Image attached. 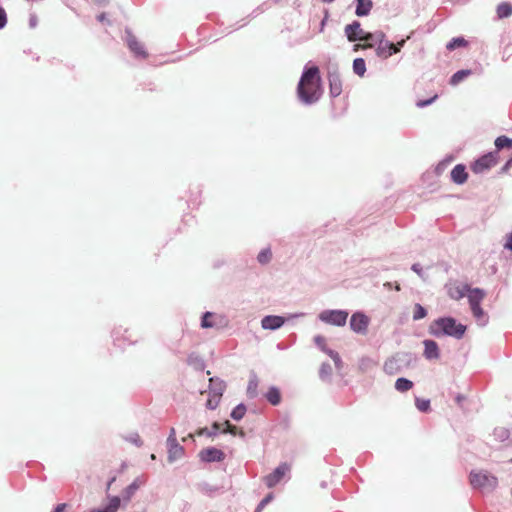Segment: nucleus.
<instances>
[{
	"label": "nucleus",
	"mask_w": 512,
	"mask_h": 512,
	"mask_svg": "<svg viewBox=\"0 0 512 512\" xmlns=\"http://www.w3.org/2000/svg\"><path fill=\"white\" fill-rule=\"evenodd\" d=\"M373 3L371 0H357L355 14L357 16H366L372 9Z\"/></svg>",
	"instance_id": "21"
},
{
	"label": "nucleus",
	"mask_w": 512,
	"mask_h": 512,
	"mask_svg": "<svg viewBox=\"0 0 512 512\" xmlns=\"http://www.w3.org/2000/svg\"><path fill=\"white\" fill-rule=\"evenodd\" d=\"M495 146L497 151L504 148H512V139L504 135L499 136L495 140Z\"/></svg>",
	"instance_id": "26"
},
{
	"label": "nucleus",
	"mask_w": 512,
	"mask_h": 512,
	"mask_svg": "<svg viewBox=\"0 0 512 512\" xmlns=\"http://www.w3.org/2000/svg\"><path fill=\"white\" fill-rule=\"evenodd\" d=\"M496 11L499 19L510 17L512 15V5L508 2H503L497 6Z\"/></svg>",
	"instance_id": "23"
},
{
	"label": "nucleus",
	"mask_w": 512,
	"mask_h": 512,
	"mask_svg": "<svg viewBox=\"0 0 512 512\" xmlns=\"http://www.w3.org/2000/svg\"><path fill=\"white\" fill-rule=\"evenodd\" d=\"M383 369L389 375L399 373L402 369L400 358L397 355L390 357L385 361Z\"/></svg>",
	"instance_id": "12"
},
{
	"label": "nucleus",
	"mask_w": 512,
	"mask_h": 512,
	"mask_svg": "<svg viewBox=\"0 0 512 512\" xmlns=\"http://www.w3.org/2000/svg\"><path fill=\"white\" fill-rule=\"evenodd\" d=\"M257 388H258V379L256 377H253L250 379L247 387V393L248 395L253 398L257 395Z\"/></svg>",
	"instance_id": "33"
},
{
	"label": "nucleus",
	"mask_w": 512,
	"mask_h": 512,
	"mask_svg": "<svg viewBox=\"0 0 512 512\" xmlns=\"http://www.w3.org/2000/svg\"><path fill=\"white\" fill-rule=\"evenodd\" d=\"M398 52L399 49H394L393 43L387 41L384 43H379L378 47L376 48V54L381 58H388L391 55L396 54Z\"/></svg>",
	"instance_id": "17"
},
{
	"label": "nucleus",
	"mask_w": 512,
	"mask_h": 512,
	"mask_svg": "<svg viewBox=\"0 0 512 512\" xmlns=\"http://www.w3.org/2000/svg\"><path fill=\"white\" fill-rule=\"evenodd\" d=\"M214 434H215V433L209 432L207 428H201V429H199V430L196 432V435H197V436H202V435L212 436V435H214Z\"/></svg>",
	"instance_id": "46"
},
{
	"label": "nucleus",
	"mask_w": 512,
	"mask_h": 512,
	"mask_svg": "<svg viewBox=\"0 0 512 512\" xmlns=\"http://www.w3.org/2000/svg\"><path fill=\"white\" fill-rule=\"evenodd\" d=\"M224 425L226 428L223 430V433H230L232 435H236L238 433V428L232 425L229 421H225Z\"/></svg>",
	"instance_id": "39"
},
{
	"label": "nucleus",
	"mask_w": 512,
	"mask_h": 512,
	"mask_svg": "<svg viewBox=\"0 0 512 512\" xmlns=\"http://www.w3.org/2000/svg\"><path fill=\"white\" fill-rule=\"evenodd\" d=\"M284 323V319L280 316H266L262 319V327L264 329L275 330L280 328Z\"/></svg>",
	"instance_id": "16"
},
{
	"label": "nucleus",
	"mask_w": 512,
	"mask_h": 512,
	"mask_svg": "<svg viewBox=\"0 0 512 512\" xmlns=\"http://www.w3.org/2000/svg\"><path fill=\"white\" fill-rule=\"evenodd\" d=\"M97 20L99 22H104L106 20V14L105 13H101L97 16Z\"/></svg>",
	"instance_id": "51"
},
{
	"label": "nucleus",
	"mask_w": 512,
	"mask_h": 512,
	"mask_svg": "<svg viewBox=\"0 0 512 512\" xmlns=\"http://www.w3.org/2000/svg\"><path fill=\"white\" fill-rule=\"evenodd\" d=\"M219 428H220L219 423L215 422V423L213 424V429L216 431V430H218Z\"/></svg>",
	"instance_id": "54"
},
{
	"label": "nucleus",
	"mask_w": 512,
	"mask_h": 512,
	"mask_svg": "<svg viewBox=\"0 0 512 512\" xmlns=\"http://www.w3.org/2000/svg\"><path fill=\"white\" fill-rule=\"evenodd\" d=\"M506 249L512 250V232L507 236V241L504 245Z\"/></svg>",
	"instance_id": "47"
},
{
	"label": "nucleus",
	"mask_w": 512,
	"mask_h": 512,
	"mask_svg": "<svg viewBox=\"0 0 512 512\" xmlns=\"http://www.w3.org/2000/svg\"><path fill=\"white\" fill-rule=\"evenodd\" d=\"M363 46H366V49H368V48H372V47H373V44H372V43H370V42H364V43H363Z\"/></svg>",
	"instance_id": "52"
},
{
	"label": "nucleus",
	"mask_w": 512,
	"mask_h": 512,
	"mask_svg": "<svg viewBox=\"0 0 512 512\" xmlns=\"http://www.w3.org/2000/svg\"><path fill=\"white\" fill-rule=\"evenodd\" d=\"M469 478L474 488L495 489L498 484L497 478L487 472H471Z\"/></svg>",
	"instance_id": "3"
},
{
	"label": "nucleus",
	"mask_w": 512,
	"mask_h": 512,
	"mask_svg": "<svg viewBox=\"0 0 512 512\" xmlns=\"http://www.w3.org/2000/svg\"><path fill=\"white\" fill-rule=\"evenodd\" d=\"M468 174L466 168L462 164L456 165L451 171V179L456 184H463L466 182Z\"/></svg>",
	"instance_id": "14"
},
{
	"label": "nucleus",
	"mask_w": 512,
	"mask_h": 512,
	"mask_svg": "<svg viewBox=\"0 0 512 512\" xmlns=\"http://www.w3.org/2000/svg\"><path fill=\"white\" fill-rule=\"evenodd\" d=\"M321 93L319 69L312 66L302 74L298 83L297 94L302 102L311 104L319 100Z\"/></svg>",
	"instance_id": "1"
},
{
	"label": "nucleus",
	"mask_w": 512,
	"mask_h": 512,
	"mask_svg": "<svg viewBox=\"0 0 512 512\" xmlns=\"http://www.w3.org/2000/svg\"><path fill=\"white\" fill-rule=\"evenodd\" d=\"M437 329L442 330L445 334L461 338L465 333L466 327L461 324H456L453 318H440L434 322Z\"/></svg>",
	"instance_id": "2"
},
{
	"label": "nucleus",
	"mask_w": 512,
	"mask_h": 512,
	"mask_svg": "<svg viewBox=\"0 0 512 512\" xmlns=\"http://www.w3.org/2000/svg\"><path fill=\"white\" fill-rule=\"evenodd\" d=\"M499 160V152H489L483 156H481L479 159L474 161L470 168L475 174H481L485 171L491 169L493 166H495L498 163Z\"/></svg>",
	"instance_id": "4"
},
{
	"label": "nucleus",
	"mask_w": 512,
	"mask_h": 512,
	"mask_svg": "<svg viewBox=\"0 0 512 512\" xmlns=\"http://www.w3.org/2000/svg\"><path fill=\"white\" fill-rule=\"evenodd\" d=\"M364 32L358 21H354L345 27V34L350 42L360 41Z\"/></svg>",
	"instance_id": "11"
},
{
	"label": "nucleus",
	"mask_w": 512,
	"mask_h": 512,
	"mask_svg": "<svg viewBox=\"0 0 512 512\" xmlns=\"http://www.w3.org/2000/svg\"><path fill=\"white\" fill-rule=\"evenodd\" d=\"M272 258V252L270 249H264L262 250L259 254H258V261L261 263V264H267Z\"/></svg>",
	"instance_id": "34"
},
{
	"label": "nucleus",
	"mask_w": 512,
	"mask_h": 512,
	"mask_svg": "<svg viewBox=\"0 0 512 512\" xmlns=\"http://www.w3.org/2000/svg\"><path fill=\"white\" fill-rule=\"evenodd\" d=\"M66 506H67V505H66L65 503H63V504H59V505L55 508L54 512H65Z\"/></svg>",
	"instance_id": "48"
},
{
	"label": "nucleus",
	"mask_w": 512,
	"mask_h": 512,
	"mask_svg": "<svg viewBox=\"0 0 512 512\" xmlns=\"http://www.w3.org/2000/svg\"><path fill=\"white\" fill-rule=\"evenodd\" d=\"M437 95L435 94L433 97H431L430 99L428 100H420L417 102V106L418 107H424V106H427L429 104H431L435 99H437Z\"/></svg>",
	"instance_id": "42"
},
{
	"label": "nucleus",
	"mask_w": 512,
	"mask_h": 512,
	"mask_svg": "<svg viewBox=\"0 0 512 512\" xmlns=\"http://www.w3.org/2000/svg\"><path fill=\"white\" fill-rule=\"evenodd\" d=\"M468 45V41L465 40L463 37H457L453 38L447 45L446 48L450 51L460 48V47H466Z\"/></svg>",
	"instance_id": "27"
},
{
	"label": "nucleus",
	"mask_w": 512,
	"mask_h": 512,
	"mask_svg": "<svg viewBox=\"0 0 512 512\" xmlns=\"http://www.w3.org/2000/svg\"><path fill=\"white\" fill-rule=\"evenodd\" d=\"M289 471L290 466L287 463H282L272 473L266 475L263 480L268 488H272L277 485Z\"/></svg>",
	"instance_id": "6"
},
{
	"label": "nucleus",
	"mask_w": 512,
	"mask_h": 512,
	"mask_svg": "<svg viewBox=\"0 0 512 512\" xmlns=\"http://www.w3.org/2000/svg\"><path fill=\"white\" fill-rule=\"evenodd\" d=\"M511 462H512V459H511Z\"/></svg>",
	"instance_id": "57"
},
{
	"label": "nucleus",
	"mask_w": 512,
	"mask_h": 512,
	"mask_svg": "<svg viewBox=\"0 0 512 512\" xmlns=\"http://www.w3.org/2000/svg\"><path fill=\"white\" fill-rule=\"evenodd\" d=\"M485 292L479 288L471 289L469 287V291L466 296L468 297L470 307H474L480 305L481 301L485 298Z\"/></svg>",
	"instance_id": "15"
},
{
	"label": "nucleus",
	"mask_w": 512,
	"mask_h": 512,
	"mask_svg": "<svg viewBox=\"0 0 512 512\" xmlns=\"http://www.w3.org/2000/svg\"><path fill=\"white\" fill-rule=\"evenodd\" d=\"M245 413H246V407L243 404H240L232 410L231 417L234 420L239 421L244 417Z\"/></svg>",
	"instance_id": "30"
},
{
	"label": "nucleus",
	"mask_w": 512,
	"mask_h": 512,
	"mask_svg": "<svg viewBox=\"0 0 512 512\" xmlns=\"http://www.w3.org/2000/svg\"><path fill=\"white\" fill-rule=\"evenodd\" d=\"M139 488V485L134 481L132 484H130L124 491H123V500L125 502H129L133 495L135 494L136 490Z\"/></svg>",
	"instance_id": "28"
},
{
	"label": "nucleus",
	"mask_w": 512,
	"mask_h": 512,
	"mask_svg": "<svg viewBox=\"0 0 512 512\" xmlns=\"http://www.w3.org/2000/svg\"><path fill=\"white\" fill-rule=\"evenodd\" d=\"M315 342H316V344H317V345H318V346H319L323 351H325V352L329 353V355L333 356L334 352H333V351H331V350H329V351H328V350L326 349V340H325V338H324V337H322V336H316V337H315Z\"/></svg>",
	"instance_id": "37"
},
{
	"label": "nucleus",
	"mask_w": 512,
	"mask_h": 512,
	"mask_svg": "<svg viewBox=\"0 0 512 512\" xmlns=\"http://www.w3.org/2000/svg\"><path fill=\"white\" fill-rule=\"evenodd\" d=\"M90 512H105V510L104 509H102V510H100V509H93Z\"/></svg>",
	"instance_id": "55"
},
{
	"label": "nucleus",
	"mask_w": 512,
	"mask_h": 512,
	"mask_svg": "<svg viewBox=\"0 0 512 512\" xmlns=\"http://www.w3.org/2000/svg\"><path fill=\"white\" fill-rule=\"evenodd\" d=\"M121 499L117 496L110 498L109 504L104 508L105 512H117L120 507Z\"/></svg>",
	"instance_id": "31"
},
{
	"label": "nucleus",
	"mask_w": 512,
	"mask_h": 512,
	"mask_svg": "<svg viewBox=\"0 0 512 512\" xmlns=\"http://www.w3.org/2000/svg\"><path fill=\"white\" fill-rule=\"evenodd\" d=\"M470 74L469 70H460L456 72L450 79V83L452 85H457L460 83L465 77H467Z\"/></svg>",
	"instance_id": "32"
},
{
	"label": "nucleus",
	"mask_w": 512,
	"mask_h": 512,
	"mask_svg": "<svg viewBox=\"0 0 512 512\" xmlns=\"http://www.w3.org/2000/svg\"><path fill=\"white\" fill-rule=\"evenodd\" d=\"M167 443L169 446L168 459L170 462L180 458L183 455L184 448L177 442L176 431L174 428H171L170 430Z\"/></svg>",
	"instance_id": "7"
},
{
	"label": "nucleus",
	"mask_w": 512,
	"mask_h": 512,
	"mask_svg": "<svg viewBox=\"0 0 512 512\" xmlns=\"http://www.w3.org/2000/svg\"><path fill=\"white\" fill-rule=\"evenodd\" d=\"M265 398L270 404L276 406L281 402V392L278 388L271 387L265 394Z\"/></svg>",
	"instance_id": "22"
},
{
	"label": "nucleus",
	"mask_w": 512,
	"mask_h": 512,
	"mask_svg": "<svg viewBox=\"0 0 512 512\" xmlns=\"http://www.w3.org/2000/svg\"><path fill=\"white\" fill-rule=\"evenodd\" d=\"M404 43H405V40H401V41H400V42H398L397 44H394V43H393V48H394V49H399V50H400V48L404 45Z\"/></svg>",
	"instance_id": "49"
},
{
	"label": "nucleus",
	"mask_w": 512,
	"mask_h": 512,
	"mask_svg": "<svg viewBox=\"0 0 512 512\" xmlns=\"http://www.w3.org/2000/svg\"><path fill=\"white\" fill-rule=\"evenodd\" d=\"M424 355L428 359H436L439 357L438 345L435 341L426 340L424 342Z\"/></svg>",
	"instance_id": "19"
},
{
	"label": "nucleus",
	"mask_w": 512,
	"mask_h": 512,
	"mask_svg": "<svg viewBox=\"0 0 512 512\" xmlns=\"http://www.w3.org/2000/svg\"><path fill=\"white\" fill-rule=\"evenodd\" d=\"M371 40H374L373 33L364 32V35H362L360 41L369 42Z\"/></svg>",
	"instance_id": "45"
},
{
	"label": "nucleus",
	"mask_w": 512,
	"mask_h": 512,
	"mask_svg": "<svg viewBox=\"0 0 512 512\" xmlns=\"http://www.w3.org/2000/svg\"><path fill=\"white\" fill-rule=\"evenodd\" d=\"M469 287L467 284L450 286L448 288V295L454 300H459L466 296Z\"/></svg>",
	"instance_id": "18"
},
{
	"label": "nucleus",
	"mask_w": 512,
	"mask_h": 512,
	"mask_svg": "<svg viewBox=\"0 0 512 512\" xmlns=\"http://www.w3.org/2000/svg\"><path fill=\"white\" fill-rule=\"evenodd\" d=\"M471 311H472V314L473 316L475 317V319L483 324L486 322V315H485V312L483 311V309L480 307V305H477V306H474V307H471Z\"/></svg>",
	"instance_id": "29"
},
{
	"label": "nucleus",
	"mask_w": 512,
	"mask_h": 512,
	"mask_svg": "<svg viewBox=\"0 0 512 512\" xmlns=\"http://www.w3.org/2000/svg\"><path fill=\"white\" fill-rule=\"evenodd\" d=\"M353 71L359 76H363L366 72V64L363 58H356L353 61Z\"/></svg>",
	"instance_id": "25"
},
{
	"label": "nucleus",
	"mask_w": 512,
	"mask_h": 512,
	"mask_svg": "<svg viewBox=\"0 0 512 512\" xmlns=\"http://www.w3.org/2000/svg\"><path fill=\"white\" fill-rule=\"evenodd\" d=\"M418 266H419L418 264H414V265L412 266V269H413L415 272H417V273H419V272H420V270H419Z\"/></svg>",
	"instance_id": "53"
},
{
	"label": "nucleus",
	"mask_w": 512,
	"mask_h": 512,
	"mask_svg": "<svg viewBox=\"0 0 512 512\" xmlns=\"http://www.w3.org/2000/svg\"><path fill=\"white\" fill-rule=\"evenodd\" d=\"M369 325V318L363 313H354L350 319L351 329L359 334H366Z\"/></svg>",
	"instance_id": "8"
},
{
	"label": "nucleus",
	"mask_w": 512,
	"mask_h": 512,
	"mask_svg": "<svg viewBox=\"0 0 512 512\" xmlns=\"http://www.w3.org/2000/svg\"><path fill=\"white\" fill-rule=\"evenodd\" d=\"M413 387V382L406 378H398L395 382V388L399 392H407Z\"/></svg>",
	"instance_id": "24"
},
{
	"label": "nucleus",
	"mask_w": 512,
	"mask_h": 512,
	"mask_svg": "<svg viewBox=\"0 0 512 512\" xmlns=\"http://www.w3.org/2000/svg\"><path fill=\"white\" fill-rule=\"evenodd\" d=\"M126 41L129 49L136 57L144 59L148 57V53L145 51L142 43L131 32H127Z\"/></svg>",
	"instance_id": "9"
},
{
	"label": "nucleus",
	"mask_w": 512,
	"mask_h": 512,
	"mask_svg": "<svg viewBox=\"0 0 512 512\" xmlns=\"http://www.w3.org/2000/svg\"><path fill=\"white\" fill-rule=\"evenodd\" d=\"M360 49H366V46H363V44L358 43V44H355L353 47L354 51H358Z\"/></svg>",
	"instance_id": "50"
},
{
	"label": "nucleus",
	"mask_w": 512,
	"mask_h": 512,
	"mask_svg": "<svg viewBox=\"0 0 512 512\" xmlns=\"http://www.w3.org/2000/svg\"><path fill=\"white\" fill-rule=\"evenodd\" d=\"M374 35V40L377 41L378 43H384V38H385V34L382 32V31H378L376 33H373Z\"/></svg>",
	"instance_id": "43"
},
{
	"label": "nucleus",
	"mask_w": 512,
	"mask_h": 512,
	"mask_svg": "<svg viewBox=\"0 0 512 512\" xmlns=\"http://www.w3.org/2000/svg\"><path fill=\"white\" fill-rule=\"evenodd\" d=\"M426 316L425 308L420 304H415L413 309V319L420 320Z\"/></svg>",
	"instance_id": "35"
},
{
	"label": "nucleus",
	"mask_w": 512,
	"mask_h": 512,
	"mask_svg": "<svg viewBox=\"0 0 512 512\" xmlns=\"http://www.w3.org/2000/svg\"><path fill=\"white\" fill-rule=\"evenodd\" d=\"M213 314L210 312H206L202 318L201 326L203 328H210L213 327V323L210 321V318H212Z\"/></svg>",
	"instance_id": "38"
},
{
	"label": "nucleus",
	"mask_w": 512,
	"mask_h": 512,
	"mask_svg": "<svg viewBox=\"0 0 512 512\" xmlns=\"http://www.w3.org/2000/svg\"><path fill=\"white\" fill-rule=\"evenodd\" d=\"M223 385L219 383L218 386L213 391V396L207 400L206 406L209 409H215L218 406L220 401V397L222 396Z\"/></svg>",
	"instance_id": "20"
},
{
	"label": "nucleus",
	"mask_w": 512,
	"mask_h": 512,
	"mask_svg": "<svg viewBox=\"0 0 512 512\" xmlns=\"http://www.w3.org/2000/svg\"><path fill=\"white\" fill-rule=\"evenodd\" d=\"M7 23V16L5 10L0 7V29L4 28Z\"/></svg>",
	"instance_id": "41"
},
{
	"label": "nucleus",
	"mask_w": 512,
	"mask_h": 512,
	"mask_svg": "<svg viewBox=\"0 0 512 512\" xmlns=\"http://www.w3.org/2000/svg\"><path fill=\"white\" fill-rule=\"evenodd\" d=\"M415 404H416V407L420 411H422V412H426L430 408V401L429 400L417 398L416 401H415Z\"/></svg>",
	"instance_id": "36"
},
{
	"label": "nucleus",
	"mask_w": 512,
	"mask_h": 512,
	"mask_svg": "<svg viewBox=\"0 0 512 512\" xmlns=\"http://www.w3.org/2000/svg\"><path fill=\"white\" fill-rule=\"evenodd\" d=\"M512 168V157L506 162V164L501 168L500 173L504 174Z\"/></svg>",
	"instance_id": "44"
},
{
	"label": "nucleus",
	"mask_w": 512,
	"mask_h": 512,
	"mask_svg": "<svg viewBox=\"0 0 512 512\" xmlns=\"http://www.w3.org/2000/svg\"><path fill=\"white\" fill-rule=\"evenodd\" d=\"M329 79V88L330 95L332 97H337L342 92V80L337 73H330L328 76Z\"/></svg>",
	"instance_id": "13"
},
{
	"label": "nucleus",
	"mask_w": 512,
	"mask_h": 512,
	"mask_svg": "<svg viewBox=\"0 0 512 512\" xmlns=\"http://www.w3.org/2000/svg\"><path fill=\"white\" fill-rule=\"evenodd\" d=\"M273 499V494L269 493L258 505L256 512H261V510Z\"/></svg>",
	"instance_id": "40"
},
{
	"label": "nucleus",
	"mask_w": 512,
	"mask_h": 512,
	"mask_svg": "<svg viewBox=\"0 0 512 512\" xmlns=\"http://www.w3.org/2000/svg\"><path fill=\"white\" fill-rule=\"evenodd\" d=\"M319 317L326 323L344 326L348 318V313L342 310H331L322 312Z\"/></svg>",
	"instance_id": "5"
},
{
	"label": "nucleus",
	"mask_w": 512,
	"mask_h": 512,
	"mask_svg": "<svg viewBox=\"0 0 512 512\" xmlns=\"http://www.w3.org/2000/svg\"><path fill=\"white\" fill-rule=\"evenodd\" d=\"M199 456L201 460L205 462H221L225 458L224 452L215 447H209L201 450Z\"/></svg>",
	"instance_id": "10"
},
{
	"label": "nucleus",
	"mask_w": 512,
	"mask_h": 512,
	"mask_svg": "<svg viewBox=\"0 0 512 512\" xmlns=\"http://www.w3.org/2000/svg\"><path fill=\"white\" fill-rule=\"evenodd\" d=\"M188 437L193 439L194 438V434H189Z\"/></svg>",
	"instance_id": "56"
}]
</instances>
